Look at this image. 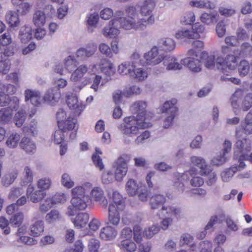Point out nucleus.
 <instances>
[{
	"label": "nucleus",
	"mask_w": 252,
	"mask_h": 252,
	"mask_svg": "<svg viewBox=\"0 0 252 252\" xmlns=\"http://www.w3.org/2000/svg\"><path fill=\"white\" fill-rule=\"evenodd\" d=\"M91 186V183H86L82 186H77L72 189L71 204L68 206L66 211L68 216H74L77 210H84L87 207L90 202V198L87 191V189Z\"/></svg>",
	"instance_id": "obj_1"
},
{
	"label": "nucleus",
	"mask_w": 252,
	"mask_h": 252,
	"mask_svg": "<svg viewBox=\"0 0 252 252\" xmlns=\"http://www.w3.org/2000/svg\"><path fill=\"white\" fill-rule=\"evenodd\" d=\"M126 16L123 17L122 11H117L114 16V19L116 22V27L123 28L126 30L131 29L143 30L146 27L144 23L143 19L139 21L138 15L136 12V9L133 6H129L126 9Z\"/></svg>",
	"instance_id": "obj_2"
},
{
	"label": "nucleus",
	"mask_w": 252,
	"mask_h": 252,
	"mask_svg": "<svg viewBox=\"0 0 252 252\" xmlns=\"http://www.w3.org/2000/svg\"><path fill=\"white\" fill-rule=\"evenodd\" d=\"M148 126L146 122H143L135 119L134 116L124 118V123L118 126V128L122 133L128 137H133L139 133L140 129Z\"/></svg>",
	"instance_id": "obj_3"
},
{
	"label": "nucleus",
	"mask_w": 252,
	"mask_h": 252,
	"mask_svg": "<svg viewBox=\"0 0 252 252\" xmlns=\"http://www.w3.org/2000/svg\"><path fill=\"white\" fill-rule=\"evenodd\" d=\"M144 58L145 60L146 65H156L163 61V64L165 66H167L166 69L167 70L173 69V58L172 56L163 57L161 54H159L157 46L153 47L150 51L145 53Z\"/></svg>",
	"instance_id": "obj_4"
},
{
	"label": "nucleus",
	"mask_w": 252,
	"mask_h": 252,
	"mask_svg": "<svg viewBox=\"0 0 252 252\" xmlns=\"http://www.w3.org/2000/svg\"><path fill=\"white\" fill-rule=\"evenodd\" d=\"M191 162L200 169V173L201 175L208 176L206 182L208 186H212L215 184L217 180V175L213 172V168L211 166L206 164L205 159L199 157L193 156L191 158Z\"/></svg>",
	"instance_id": "obj_5"
},
{
	"label": "nucleus",
	"mask_w": 252,
	"mask_h": 252,
	"mask_svg": "<svg viewBox=\"0 0 252 252\" xmlns=\"http://www.w3.org/2000/svg\"><path fill=\"white\" fill-rule=\"evenodd\" d=\"M205 30L204 26L199 23H196L192 26L191 30L182 29L175 34V37L185 41L187 39H198L200 37L199 33H202Z\"/></svg>",
	"instance_id": "obj_6"
},
{
	"label": "nucleus",
	"mask_w": 252,
	"mask_h": 252,
	"mask_svg": "<svg viewBox=\"0 0 252 252\" xmlns=\"http://www.w3.org/2000/svg\"><path fill=\"white\" fill-rule=\"evenodd\" d=\"M130 160V157L127 155L121 156L115 162V178L118 181L122 180L127 171V163Z\"/></svg>",
	"instance_id": "obj_7"
},
{
	"label": "nucleus",
	"mask_w": 252,
	"mask_h": 252,
	"mask_svg": "<svg viewBox=\"0 0 252 252\" xmlns=\"http://www.w3.org/2000/svg\"><path fill=\"white\" fill-rule=\"evenodd\" d=\"M156 3L154 0H144L139 3L140 13L142 16H150L148 19L143 20L145 24H152L155 21L154 17L151 15V13L155 6Z\"/></svg>",
	"instance_id": "obj_8"
},
{
	"label": "nucleus",
	"mask_w": 252,
	"mask_h": 252,
	"mask_svg": "<svg viewBox=\"0 0 252 252\" xmlns=\"http://www.w3.org/2000/svg\"><path fill=\"white\" fill-rule=\"evenodd\" d=\"M56 116L58 127L63 128L64 127L67 126L70 128H75L77 122V120L70 117L66 119V113L63 109L60 108L58 110Z\"/></svg>",
	"instance_id": "obj_9"
},
{
	"label": "nucleus",
	"mask_w": 252,
	"mask_h": 252,
	"mask_svg": "<svg viewBox=\"0 0 252 252\" xmlns=\"http://www.w3.org/2000/svg\"><path fill=\"white\" fill-rule=\"evenodd\" d=\"M59 129L56 130L54 133V142L57 144H60L62 143L64 139L65 136L69 133V138L71 140L76 137L77 129L70 128L69 127L65 126L63 128L58 127Z\"/></svg>",
	"instance_id": "obj_10"
},
{
	"label": "nucleus",
	"mask_w": 252,
	"mask_h": 252,
	"mask_svg": "<svg viewBox=\"0 0 252 252\" xmlns=\"http://www.w3.org/2000/svg\"><path fill=\"white\" fill-rule=\"evenodd\" d=\"M147 104L145 101L138 100L131 106L130 110L133 114H136L135 119L145 122Z\"/></svg>",
	"instance_id": "obj_11"
},
{
	"label": "nucleus",
	"mask_w": 252,
	"mask_h": 252,
	"mask_svg": "<svg viewBox=\"0 0 252 252\" xmlns=\"http://www.w3.org/2000/svg\"><path fill=\"white\" fill-rule=\"evenodd\" d=\"M24 95L25 101L33 106H38L44 102L43 97L41 98V93L38 91L27 89L25 91Z\"/></svg>",
	"instance_id": "obj_12"
},
{
	"label": "nucleus",
	"mask_w": 252,
	"mask_h": 252,
	"mask_svg": "<svg viewBox=\"0 0 252 252\" xmlns=\"http://www.w3.org/2000/svg\"><path fill=\"white\" fill-rule=\"evenodd\" d=\"M251 150V140L247 138L237 140L234 145V158H237V155L245 154Z\"/></svg>",
	"instance_id": "obj_13"
},
{
	"label": "nucleus",
	"mask_w": 252,
	"mask_h": 252,
	"mask_svg": "<svg viewBox=\"0 0 252 252\" xmlns=\"http://www.w3.org/2000/svg\"><path fill=\"white\" fill-rule=\"evenodd\" d=\"M66 103L68 107L73 111L74 115L76 116H79L85 107L81 101H79L77 97L73 94L67 96Z\"/></svg>",
	"instance_id": "obj_14"
},
{
	"label": "nucleus",
	"mask_w": 252,
	"mask_h": 252,
	"mask_svg": "<svg viewBox=\"0 0 252 252\" xmlns=\"http://www.w3.org/2000/svg\"><path fill=\"white\" fill-rule=\"evenodd\" d=\"M19 99L16 96L10 97L3 92H0V106L4 107L8 106L12 109L17 110L19 107Z\"/></svg>",
	"instance_id": "obj_15"
},
{
	"label": "nucleus",
	"mask_w": 252,
	"mask_h": 252,
	"mask_svg": "<svg viewBox=\"0 0 252 252\" xmlns=\"http://www.w3.org/2000/svg\"><path fill=\"white\" fill-rule=\"evenodd\" d=\"M97 45L95 43L90 42L87 44L85 48H80L76 51L77 57L81 60H85L92 56L97 50Z\"/></svg>",
	"instance_id": "obj_16"
},
{
	"label": "nucleus",
	"mask_w": 252,
	"mask_h": 252,
	"mask_svg": "<svg viewBox=\"0 0 252 252\" xmlns=\"http://www.w3.org/2000/svg\"><path fill=\"white\" fill-rule=\"evenodd\" d=\"M61 96L60 90L58 88L53 87L49 89L43 96L44 102L54 105L59 101Z\"/></svg>",
	"instance_id": "obj_17"
},
{
	"label": "nucleus",
	"mask_w": 252,
	"mask_h": 252,
	"mask_svg": "<svg viewBox=\"0 0 252 252\" xmlns=\"http://www.w3.org/2000/svg\"><path fill=\"white\" fill-rule=\"evenodd\" d=\"M26 195L32 202L38 203L46 196V193L40 189H35L33 185L30 184L27 189Z\"/></svg>",
	"instance_id": "obj_18"
},
{
	"label": "nucleus",
	"mask_w": 252,
	"mask_h": 252,
	"mask_svg": "<svg viewBox=\"0 0 252 252\" xmlns=\"http://www.w3.org/2000/svg\"><path fill=\"white\" fill-rule=\"evenodd\" d=\"M173 210L171 207L163 206L161 209L158 213L161 218H163L161 223V228L165 230L167 228L169 223L172 221V219L169 216H172Z\"/></svg>",
	"instance_id": "obj_19"
},
{
	"label": "nucleus",
	"mask_w": 252,
	"mask_h": 252,
	"mask_svg": "<svg viewBox=\"0 0 252 252\" xmlns=\"http://www.w3.org/2000/svg\"><path fill=\"white\" fill-rule=\"evenodd\" d=\"M91 197L92 199L98 203L103 207H106L108 202L106 199L104 191L102 189L98 187H94L91 192Z\"/></svg>",
	"instance_id": "obj_20"
},
{
	"label": "nucleus",
	"mask_w": 252,
	"mask_h": 252,
	"mask_svg": "<svg viewBox=\"0 0 252 252\" xmlns=\"http://www.w3.org/2000/svg\"><path fill=\"white\" fill-rule=\"evenodd\" d=\"M182 64L193 72H198L201 71L200 62L193 57H188L181 60Z\"/></svg>",
	"instance_id": "obj_21"
},
{
	"label": "nucleus",
	"mask_w": 252,
	"mask_h": 252,
	"mask_svg": "<svg viewBox=\"0 0 252 252\" xmlns=\"http://www.w3.org/2000/svg\"><path fill=\"white\" fill-rule=\"evenodd\" d=\"M238 70L241 77L248 75L252 79V61L250 63L245 60H242L238 65Z\"/></svg>",
	"instance_id": "obj_22"
},
{
	"label": "nucleus",
	"mask_w": 252,
	"mask_h": 252,
	"mask_svg": "<svg viewBox=\"0 0 252 252\" xmlns=\"http://www.w3.org/2000/svg\"><path fill=\"white\" fill-rule=\"evenodd\" d=\"M116 20L113 18L109 22V25L103 29V34L107 38H113L117 35L119 33L120 27H116Z\"/></svg>",
	"instance_id": "obj_23"
},
{
	"label": "nucleus",
	"mask_w": 252,
	"mask_h": 252,
	"mask_svg": "<svg viewBox=\"0 0 252 252\" xmlns=\"http://www.w3.org/2000/svg\"><path fill=\"white\" fill-rule=\"evenodd\" d=\"M119 211L113 204H110L108 208V221L109 222L115 226L119 225L120 221V215Z\"/></svg>",
	"instance_id": "obj_24"
},
{
	"label": "nucleus",
	"mask_w": 252,
	"mask_h": 252,
	"mask_svg": "<svg viewBox=\"0 0 252 252\" xmlns=\"http://www.w3.org/2000/svg\"><path fill=\"white\" fill-rule=\"evenodd\" d=\"M20 147L27 154H32L36 151L34 142L27 137H24L20 142Z\"/></svg>",
	"instance_id": "obj_25"
},
{
	"label": "nucleus",
	"mask_w": 252,
	"mask_h": 252,
	"mask_svg": "<svg viewBox=\"0 0 252 252\" xmlns=\"http://www.w3.org/2000/svg\"><path fill=\"white\" fill-rule=\"evenodd\" d=\"M200 58L207 68L209 69L215 68L216 59L215 55H209L206 52H202L200 54Z\"/></svg>",
	"instance_id": "obj_26"
},
{
	"label": "nucleus",
	"mask_w": 252,
	"mask_h": 252,
	"mask_svg": "<svg viewBox=\"0 0 252 252\" xmlns=\"http://www.w3.org/2000/svg\"><path fill=\"white\" fill-rule=\"evenodd\" d=\"M110 204H113L116 209L122 211L125 207V201L122 196L117 191L113 192L112 196L110 197Z\"/></svg>",
	"instance_id": "obj_27"
},
{
	"label": "nucleus",
	"mask_w": 252,
	"mask_h": 252,
	"mask_svg": "<svg viewBox=\"0 0 252 252\" xmlns=\"http://www.w3.org/2000/svg\"><path fill=\"white\" fill-rule=\"evenodd\" d=\"M117 235L116 229L111 226H107L102 228L100 232V237L105 240L113 239Z\"/></svg>",
	"instance_id": "obj_28"
},
{
	"label": "nucleus",
	"mask_w": 252,
	"mask_h": 252,
	"mask_svg": "<svg viewBox=\"0 0 252 252\" xmlns=\"http://www.w3.org/2000/svg\"><path fill=\"white\" fill-rule=\"evenodd\" d=\"M88 71V68L86 65H80L71 74L70 80L74 82L80 81Z\"/></svg>",
	"instance_id": "obj_29"
},
{
	"label": "nucleus",
	"mask_w": 252,
	"mask_h": 252,
	"mask_svg": "<svg viewBox=\"0 0 252 252\" xmlns=\"http://www.w3.org/2000/svg\"><path fill=\"white\" fill-rule=\"evenodd\" d=\"M89 219V214L86 213H78L74 219L73 222L75 226L81 228L85 226Z\"/></svg>",
	"instance_id": "obj_30"
},
{
	"label": "nucleus",
	"mask_w": 252,
	"mask_h": 252,
	"mask_svg": "<svg viewBox=\"0 0 252 252\" xmlns=\"http://www.w3.org/2000/svg\"><path fill=\"white\" fill-rule=\"evenodd\" d=\"M196 173L197 170L196 168L192 167L189 171L183 175V177L189 174L192 177V179L190 181L191 185L194 187H200L203 185L204 180L200 177L193 176L196 174Z\"/></svg>",
	"instance_id": "obj_31"
},
{
	"label": "nucleus",
	"mask_w": 252,
	"mask_h": 252,
	"mask_svg": "<svg viewBox=\"0 0 252 252\" xmlns=\"http://www.w3.org/2000/svg\"><path fill=\"white\" fill-rule=\"evenodd\" d=\"M19 36L22 43H27L32 38V29L31 27L24 26L21 28Z\"/></svg>",
	"instance_id": "obj_32"
},
{
	"label": "nucleus",
	"mask_w": 252,
	"mask_h": 252,
	"mask_svg": "<svg viewBox=\"0 0 252 252\" xmlns=\"http://www.w3.org/2000/svg\"><path fill=\"white\" fill-rule=\"evenodd\" d=\"M5 19L7 24L11 28L17 27L19 25V16L17 12L9 11L5 15Z\"/></svg>",
	"instance_id": "obj_33"
},
{
	"label": "nucleus",
	"mask_w": 252,
	"mask_h": 252,
	"mask_svg": "<svg viewBox=\"0 0 252 252\" xmlns=\"http://www.w3.org/2000/svg\"><path fill=\"white\" fill-rule=\"evenodd\" d=\"M165 202V197L161 194H156L152 196L150 200V204L152 209H157L163 206Z\"/></svg>",
	"instance_id": "obj_34"
},
{
	"label": "nucleus",
	"mask_w": 252,
	"mask_h": 252,
	"mask_svg": "<svg viewBox=\"0 0 252 252\" xmlns=\"http://www.w3.org/2000/svg\"><path fill=\"white\" fill-rule=\"evenodd\" d=\"M44 231V222L37 220L30 226V234L33 237L41 235Z\"/></svg>",
	"instance_id": "obj_35"
},
{
	"label": "nucleus",
	"mask_w": 252,
	"mask_h": 252,
	"mask_svg": "<svg viewBox=\"0 0 252 252\" xmlns=\"http://www.w3.org/2000/svg\"><path fill=\"white\" fill-rule=\"evenodd\" d=\"M215 66L224 74L228 75V74L230 73V70H228L225 59L220 56L216 58Z\"/></svg>",
	"instance_id": "obj_36"
},
{
	"label": "nucleus",
	"mask_w": 252,
	"mask_h": 252,
	"mask_svg": "<svg viewBox=\"0 0 252 252\" xmlns=\"http://www.w3.org/2000/svg\"><path fill=\"white\" fill-rule=\"evenodd\" d=\"M237 54L243 58L252 57V45L248 42L242 43L240 49L237 51Z\"/></svg>",
	"instance_id": "obj_37"
},
{
	"label": "nucleus",
	"mask_w": 252,
	"mask_h": 252,
	"mask_svg": "<svg viewBox=\"0 0 252 252\" xmlns=\"http://www.w3.org/2000/svg\"><path fill=\"white\" fill-rule=\"evenodd\" d=\"M140 186L135 180L129 179L126 183V190L129 195L133 196L136 194Z\"/></svg>",
	"instance_id": "obj_38"
},
{
	"label": "nucleus",
	"mask_w": 252,
	"mask_h": 252,
	"mask_svg": "<svg viewBox=\"0 0 252 252\" xmlns=\"http://www.w3.org/2000/svg\"><path fill=\"white\" fill-rule=\"evenodd\" d=\"M33 22L34 25L38 27L44 26L46 22V16L44 11H36L33 15Z\"/></svg>",
	"instance_id": "obj_39"
},
{
	"label": "nucleus",
	"mask_w": 252,
	"mask_h": 252,
	"mask_svg": "<svg viewBox=\"0 0 252 252\" xmlns=\"http://www.w3.org/2000/svg\"><path fill=\"white\" fill-rule=\"evenodd\" d=\"M243 131L246 135L252 133V122L245 119L244 122L241 124V127L236 128V136L238 137L241 136V132Z\"/></svg>",
	"instance_id": "obj_40"
},
{
	"label": "nucleus",
	"mask_w": 252,
	"mask_h": 252,
	"mask_svg": "<svg viewBox=\"0 0 252 252\" xmlns=\"http://www.w3.org/2000/svg\"><path fill=\"white\" fill-rule=\"evenodd\" d=\"M118 246L122 251L128 252H133L136 249L135 244L128 239L122 240Z\"/></svg>",
	"instance_id": "obj_41"
},
{
	"label": "nucleus",
	"mask_w": 252,
	"mask_h": 252,
	"mask_svg": "<svg viewBox=\"0 0 252 252\" xmlns=\"http://www.w3.org/2000/svg\"><path fill=\"white\" fill-rule=\"evenodd\" d=\"M189 5L194 7L199 8H207L213 9L215 8V4L209 1H205L202 0H191L189 2Z\"/></svg>",
	"instance_id": "obj_42"
},
{
	"label": "nucleus",
	"mask_w": 252,
	"mask_h": 252,
	"mask_svg": "<svg viewBox=\"0 0 252 252\" xmlns=\"http://www.w3.org/2000/svg\"><path fill=\"white\" fill-rule=\"evenodd\" d=\"M158 45L165 52L171 51L173 50V40L170 38L161 39L158 41Z\"/></svg>",
	"instance_id": "obj_43"
},
{
	"label": "nucleus",
	"mask_w": 252,
	"mask_h": 252,
	"mask_svg": "<svg viewBox=\"0 0 252 252\" xmlns=\"http://www.w3.org/2000/svg\"><path fill=\"white\" fill-rule=\"evenodd\" d=\"M87 18V22L88 25V30L90 32H93L98 21V14L96 13L90 14Z\"/></svg>",
	"instance_id": "obj_44"
},
{
	"label": "nucleus",
	"mask_w": 252,
	"mask_h": 252,
	"mask_svg": "<svg viewBox=\"0 0 252 252\" xmlns=\"http://www.w3.org/2000/svg\"><path fill=\"white\" fill-rule=\"evenodd\" d=\"M130 77L136 81H141L147 77V73L143 68L135 67L133 68Z\"/></svg>",
	"instance_id": "obj_45"
},
{
	"label": "nucleus",
	"mask_w": 252,
	"mask_h": 252,
	"mask_svg": "<svg viewBox=\"0 0 252 252\" xmlns=\"http://www.w3.org/2000/svg\"><path fill=\"white\" fill-rule=\"evenodd\" d=\"M37 124V122L34 120L31 121L28 126H24L22 128L23 132L28 135L33 136L36 135L38 133Z\"/></svg>",
	"instance_id": "obj_46"
},
{
	"label": "nucleus",
	"mask_w": 252,
	"mask_h": 252,
	"mask_svg": "<svg viewBox=\"0 0 252 252\" xmlns=\"http://www.w3.org/2000/svg\"><path fill=\"white\" fill-rule=\"evenodd\" d=\"M133 68L135 67L133 65L131 64L130 62H125L119 65L118 71L121 74L129 75L130 76Z\"/></svg>",
	"instance_id": "obj_47"
},
{
	"label": "nucleus",
	"mask_w": 252,
	"mask_h": 252,
	"mask_svg": "<svg viewBox=\"0 0 252 252\" xmlns=\"http://www.w3.org/2000/svg\"><path fill=\"white\" fill-rule=\"evenodd\" d=\"M52 180L49 177H43L38 180L36 183L38 189L42 190L43 191L48 190L51 187Z\"/></svg>",
	"instance_id": "obj_48"
},
{
	"label": "nucleus",
	"mask_w": 252,
	"mask_h": 252,
	"mask_svg": "<svg viewBox=\"0 0 252 252\" xmlns=\"http://www.w3.org/2000/svg\"><path fill=\"white\" fill-rule=\"evenodd\" d=\"M179 245L180 247L187 245L193 250V248L195 246L193 242V237L188 233L183 234L180 240Z\"/></svg>",
	"instance_id": "obj_49"
},
{
	"label": "nucleus",
	"mask_w": 252,
	"mask_h": 252,
	"mask_svg": "<svg viewBox=\"0 0 252 252\" xmlns=\"http://www.w3.org/2000/svg\"><path fill=\"white\" fill-rule=\"evenodd\" d=\"M217 220L218 217L217 216L211 217L207 224L205 226L204 230L197 234V238L201 240L203 239L206 235L207 231L212 228L213 225L217 221Z\"/></svg>",
	"instance_id": "obj_50"
},
{
	"label": "nucleus",
	"mask_w": 252,
	"mask_h": 252,
	"mask_svg": "<svg viewBox=\"0 0 252 252\" xmlns=\"http://www.w3.org/2000/svg\"><path fill=\"white\" fill-rule=\"evenodd\" d=\"M234 54L235 55L228 54L225 58L228 70H230V72L235 68L237 64V58L239 55L237 54V52H235Z\"/></svg>",
	"instance_id": "obj_51"
},
{
	"label": "nucleus",
	"mask_w": 252,
	"mask_h": 252,
	"mask_svg": "<svg viewBox=\"0 0 252 252\" xmlns=\"http://www.w3.org/2000/svg\"><path fill=\"white\" fill-rule=\"evenodd\" d=\"M27 118L26 112L20 110L16 113L14 117V122L17 127H21Z\"/></svg>",
	"instance_id": "obj_52"
},
{
	"label": "nucleus",
	"mask_w": 252,
	"mask_h": 252,
	"mask_svg": "<svg viewBox=\"0 0 252 252\" xmlns=\"http://www.w3.org/2000/svg\"><path fill=\"white\" fill-rule=\"evenodd\" d=\"M77 65V62L73 56H69L64 60V67L69 72L74 70Z\"/></svg>",
	"instance_id": "obj_53"
},
{
	"label": "nucleus",
	"mask_w": 252,
	"mask_h": 252,
	"mask_svg": "<svg viewBox=\"0 0 252 252\" xmlns=\"http://www.w3.org/2000/svg\"><path fill=\"white\" fill-rule=\"evenodd\" d=\"M15 109H10L9 107L2 108L0 110V121L6 123L11 119L12 112Z\"/></svg>",
	"instance_id": "obj_54"
},
{
	"label": "nucleus",
	"mask_w": 252,
	"mask_h": 252,
	"mask_svg": "<svg viewBox=\"0 0 252 252\" xmlns=\"http://www.w3.org/2000/svg\"><path fill=\"white\" fill-rule=\"evenodd\" d=\"M20 137V135L18 133H12L8 137L6 144L10 148H15L19 142Z\"/></svg>",
	"instance_id": "obj_55"
},
{
	"label": "nucleus",
	"mask_w": 252,
	"mask_h": 252,
	"mask_svg": "<svg viewBox=\"0 0 252 252\" xmlns=\"http://www.w3.org/2000/svg\"><path fill=\"white\" fill-rule=\"evenodd\" d=\"M251 107H252V93H248L242 99L241 108L243 111H247Z\"/></svg>",
	"instance_id": "obj_56"
},
{
	"label": "nucleus",
	"mask_w": 252,
	"mask_h": 252,
	"mask_svg": "<svg viewBox=\"0 0 252 252\" xmlns=\"http://www.w3.org/2000/svg\"><path fill=\"white\" fill-rule=\"evenodd\" d=\"M200 20L202 23L207 25L216 22V14L210 13H203L200 16Z\"/></svg>",
	"instance_id": "obj_57"
},
{
	"label": "nucleus",
	"mask_w": 252,
	"mask_h": 252,
	"mask_svg": "<svg viewBox=\"0 0 252 252\" xmlns=\"http://www.w3.org/2000/svg\"><path fill=\"white\" fill-rule=\"evenodd\" d=\"M23 219V214L21 212H18L11 217L9 222L12 225L15 227H19L22 223Z\"/></svg>",
	"instance_id": "obj_58"
},
{
	"label": "nucleus",
	"mask_w": 252,
	"mask_h": 252,
	"mask_svg": "<svg viewBox=\"0 0 252 252\" xmlns=\"http://www.w3.org/2000/svg\"><path fill=\"white\" fill-rule=\"evenodd\" d=\"M140 88L136 85H133L126 89L122 92V95L126 97H130L133 94H139L141 93Z\"/></svg>",
	"instance_id": "obj_59"
},
{
	"label": "nucleus",
	"mask_w": 252,
	"mask_h": 252,
	"mask_svg": "<svg viewBox=\"0 0 252 252\" xmlns=\"http://www.w3.org/2000/svg\"><path fill=\"white\" fill-rule=\"evenodd\" d=\"M24 178L23 180V184L24 186H27L30 184L33 180L32 172L31 168L28 166H26L24 168Z\"/></svg>",
	"instance_id": "obj_60"
},
{
	"label": "nucleus",
	"mask_w": 252,
	"mask_h": 252,
	"mask_svg": "<svg viewBox=\"0 0 252 252\" xmlns=\"http://www.w3.org/2000/svg\"><path fill=\"white\" fill-rule=\"evenodd\" d=\"M130 62L132 65H133V66L135 68L138 65H141L142 66H144L146 65L145 60L143 61L140 59V55L138 53H133V54L131 56L130 61H129Z\"/></svg>",
	"instance_id": "obj_61"
},
{
	"label": "nucleus",
	"mask_w": 252,
	"mask_h": 252,
	"mask_svg": "<svg viewBox=\"0 0 252 252\" xmlns=\"http://www.w3.org/2000/svg\"><path fill=\"white\" fill-rule=\"evenodd\" d=\"M17 177V174L15 172L6 175L2 179V184L5 187L10 185Z\"/></svg>",
	"instance_id": "obj_62"
},
{
	"label": "nucleus",
	"mask_w": 252,
	"mask_h": 252,
	"mask_svg": "<svg viewBox=\"0 0 252 252\" xmlns=\"http://www.w3.org/2000/svg\"><path fill=\"white\" fill-rule=\"evenodd\" d=\"M61 218L59 212L57 210H52L45 216V220L48 223H52L59 220Z\"/></svg>",
	"instance_id": "obj_63"
},
{
	"label": "nucleus",
	"mask_w": 252,
	"mask_h": 252,
	"mask_svg": "<svg viewBox=\"0 0 252 252\" xmlns=\"http://www.w3.org/2000/svg\"><path fill=\"white\" fill-rule=\"evenodd\" d=\"M195 17L193 12L186 13L181 19V22L184 25H192L195 21Z\"/></svg>",
	"instance_id": "obj_64"
}]
</instances>
